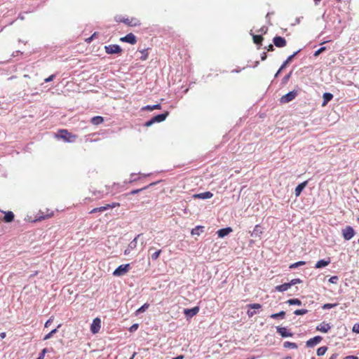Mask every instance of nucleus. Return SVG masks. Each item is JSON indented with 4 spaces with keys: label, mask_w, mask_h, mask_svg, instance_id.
Wrapping results in <instances>:
<instances>
[{
    "label": "nucleus",
    "mask_w": 359,
    "mask_h": 359,
    "mask_svg": "<svg viewBox=\"0 0 359 359\" xmlns=\"http://www.w3.org/2000/svg\"><path fill=\"white\" fill-rule=\"evenodd\" d=\"M54 216V211L50 210L48 208H46L45 210H40L36 216L35 219H33L32 222H40L42 220H45L49 218H51Z\"/></svg>",
    "instance_id": "1"
},
{
    "label": "nucleus",
    "mask_w": 359,
    "mask_h": 359,
    "mask_svg": "<svg viewBox=\"0 0 359 359\" xmlns=\"http://www.w3.org/2000/svg\"><path fill=\"white\" fill-rule=\"evenodd\" d=\"M168 115H169V112L168 111H165L163 114L156 115V116H154L153 118H151L149 121H147L144 123V126L149 127L151 125H153L154 123L162 122V121H163L167 118V116Z\"/></svg>",
    "instance_id": "2"
},
{
    "label": "nucleus",
    "mask_w": 359,
    "mask_h": 359,
    "mask_svg": "<svg viewBox=\"0 0 359 359\" xmlns=\"http://www.w3.org/2000/svg\"><path fill=\"white\" fill-rule=\"evenodd\" d=\"M130 269V264H121L114 271L113 276L116 277L123 276L126 275Z\"/></svg>",
    "instance_id": "3"
},
{
    "label": "nucleus",
    "mask_w": 359,
    "mask_h": 359,
    "mask_svg": "<svg viewBox=\"0 0 359 359\" xmlns=\"http://www.w3.org/2000/svg\"><path fill=\"white\" fill-rule=\"evenodd\" d=\"M60 137L68 142H74L77 136L69 133L67 130L61 129L59 130Z\"/></svg>",
    "instance_id": "4"
},
{
    "label": "nucleus",
    "mask_w": 359,
    "mask_h": 359,
    "mask_svg": "<svg viewBox=\"0 0 359 359\" xmlns=\"http://www.w3.org/2000/svg\"><path fill=\"white\" fill-rule=\"evenodd\" d=\"M341 233L344 238L346 241L351 239L355 233V230L351 226H346L341 230Z\"/></svg>",
    "instance_id": "5"
},
{
    "label": "nucleus",
    "mask_w": 359,
    "mask_h": 359,
    "mask_svg": "<svg viewBox=\"0 0 359 359\" xmlns=\"http://www.w3.org/2000/svg\"><path fill=\"white\" fill-rule=\"evenodd\" d=\"M297 95V90H292L289 92L285 95H283L280 99V102L282 104L288 103L290 101L293 100Z\"/></svg>",
    "instance_id": "6"
},
{
    "label": "nucleus",
    "mask_w": 359,
    "mask_h": 359,
    "mask_svg": "<svg viewBox=\"0 0 359 359\" xmlns=\"http://www.w3.org/2000/svg\"><path fill=\"white\" fill-rule=\"evenodd\" d=\"M104 49L108 54L121 53L122 52L121 48L116 44L106 46Z\"/></svg>",
    "instance_id": "7"
},
{
    "label": "nucleus",
    "mask_w": 359,
    "mask_h": 359,
    "mask_svg": "<svg viewBox=\"0 0 359 359\" xmlns=\"http://www.w3.org/2000/svg\"><path fill=\"white\" fill-rule=\"evenodd\" d=\"M101 328V320L99 318H95L90 325V331L93 334H97L100 332Z\"/></svg>",
    "instance_id": "8"
},
{
    "label": "nucleus",
    "mask_w": 359,
    "mask_h": 359,
    "mask_svg": "<svg viewBox=\"0 0 359 359\" xmlns=\"http://www.w3.org/2000/svg\"><path fill=\"white\" fill-rule=\"evenodd\" d=\"M142 234H138L128 245V248L124 250L126 255H129L133 250L137 247V239L141 236Z\"/></svg>",
    "instance_id": "9"
},
{
    "label": "nucleus",
    "mask_w": 359,
    "mask_h": 359,
    "mask_svg": "<svg viewBox=\"0 0 359 359\" xmlns=\"http://www.w3.org/2000/svg\"><path fill=\"white\" fill-rule=\"evenodd\" d=\"M120 41L122 42L128 43L132 45H134L137 43L136 36L133 33H129L125 36L120 38Z\"/></svg>",
    "instance_id": "10"
},
{
    "label": "nucleus",
    "mask_w": 359,
    "mask_h": 359,
    "mask_svg": "<svg viewBox=\"0 0 359 359\" xmlns=\"http://www.w3.org/2000/svg\"><path fill=\"white\" fill-rule=\"evenodd\" d=\"M273 42L274 46H276L278 48H283L287 45L286 40L283 37L279 36H275L273 39Z\"/></svg>",
    "instance_id": "11"
},
{
    "label": "nucleus",
    "mask_w": 359,
    "mask_h": 359,
    "mask_svg": "<svg viewBox=\"0 0 359 359\" xmlns=\"http://www.w3.org/2000/svg\"><path fill=\"white\" fill-rule=\"evenodd\" d=\"M123 23L130 27H136L140 25V20L135 18H124Z\"/></svg>",
    "instance_id": "12"
},
{
    "label": "nucleus",
    "mask_w": 359,
    "mask_h": 359,
    "mask_svg": "<svg viewBox=\"0 0 359 359\" xmlns=\"http://www.w3.org/2000/svg\"><path fill=\"white\" fill-rule=\"evenodd\" d=\"M331 329V325L329 323H327L325 322L321 323L320 325H318L316 327V330L323 332V333H327L328 331Z\"/></svg>",
    "instance_id": "13"
},
{
    "label": "nucleus",
    "mask_w": 359,
    "mask_h": 359,
    "mask_svg": "<svg viewBox=\"0 0 359 359\" xmlns=\"http://www.w3.org/2000/svg\"><path fill=\"white\" fill-rule=\"evenodd\" d=\"M198 311H199V307L195 306L192 309H184V313L185 314L186 316L191 318V317L196 316L198 313Z\"/></svg>",
    "instance_id": "14"
},
{
    "label": "nucleus",
    "mask_w": 359,
    "mask_h": 359,
    "mask_svg": "<svg viewBox=\"0 0 359 359\" xmlns=\"http://www.w3.org/2000/svg\"><path fill=\"white\" fill-rule=\"evenodd\" d=\"M322 339L323 338L320 336H316L306 341V346L309 347H313L315 345L319 344Z\"/></svg>",
    "instance_id": "15"
},
{
    "label": "nucleus",
    "mask_w": 359,
    "mask_h": 359,
    "mask_svg": "<svg viewBox=\"0 0 359 359\" xmlns=\"http://www.w3.org/2000/svg\"><path fill=\"white\" fill-rule=\"evenodd\" d=\"M4 213L3 221L7 223H10L14 220L15 215L12 211H1Z\"/></svg>",
    "instance_id": "16"
},
{
    "label": "nucleus",
    "mask_w": 359,
    "mask_h": 359,
    "mask_svg": "<svg viewBox=\"0 0 359 359\" xmlns=\"http://www.w3.org/2000/svg\"><path fill=\"white\" fill-rule=\"evenodd\" d=\"M263 233V231L259 224L255 225L253 231L251 233V236L255 238H260Z\"/></svg>",
    "instance_id": "17"
},
{
    "label": "nucleus",
    "mask_w": 359,
    "mask_h": 359,
    "mask_svg": "<svg viewBox=\"0 0 359 359\" xmlns=\"http://www.w3.org/2000/svg\"><path fill=\"white\" fill-rule=\"evenodd\" d=\"M213 196L212 193L210 191H205L201 194H197L194 195V198H201V199H208L211 198Z\"/></svg>",
    "instance_id": "18"
},
{
    "label": "nucleus",
    "mask_w": 359,
    "mask_h": 359,
    "mask_svg": "<svg viewBox=\"0 0 359 359\" xmlns=\"http://www.w3.org/2000/svg\"><path fill=\"white\" fill-rule=\"evenodd\" d=\"M308 182L304 181L301 184H298L295 188L294 194L297 197L299 196L303 189L306 187Z\"/></svg>",
    "instance_id": "19"
},
{
    "label": "nucleus",
    "mask_w": 359,
    "mask_h": 359,
    "mask_svg": "<svg viewBox=\"0 0 359 359\" xmlns=\"http://www.w3.org/2000/svg\"><path fill=\"white\" fill-rule=\"evenodd\" d=\"M232 232V229L231 227H226L224 229H221L217 231V235L220 238H223L227 236L229 233Z\"/></svg>",
    "instance_id": "20"
},
{
    "label": "nucleus",
    "mask_w": 359,
    "mask_h": 359,
    "mask_svg": "<svg viewBox=\"0 0 359 359\" xmlns=\"http://www.w3.org/2000/svg\"><path fill=\"white\" fill-rule=\"evenodd\" d=\"M277 332L283 337H292V333L287 331V330L285 327H277Z\"/></svg>",
    "instance_id": "21"
},
{
    "label": "nucleus",
    "mask_w": 359,
    "mask_h": 359,
    "mask_svg": "<svg viewBox=\"0 0 359 359\" xmlns=\"http://www.w3.org/2000/svg\"><path fill=\"white\" fill-rule=\"evenodd\" d=\"M323 102L322 103L323 107H325L327 104L333 98V95L330 93H325L323 95Z\"/></svg>",
    "instance_id": "22"
},
{
    "label": "nucleus",
    "mask_w": 359,
    "mask_h": 359,
    "mask_svg": "<svg viewBox=\"0 0 359 359\" xmlns=\"http://www.w3.org/2000/svg\"><path fill=\"white\" fill-rule=\"evenodd\" d=\"M330 263V258H328L327 260L320 259L316 262L315 267L317 269H320V268H323V267H325V266L329 265Z\"/></svg>",
    "instance_id": "23"
},
{
    "label": "nucleus",
    "mask_w": 359,
    "mask_h": 359,
    "mask_svg": "<svg viewBox=\"0 0 359 359\" xmlns=\"http://www.w3.org/2000/svg\"><path fill=\"white\" fill-rule=\"evenodd\" d=\"M290 287H290V285L289 284V283H284V284L276 286L275 289H276V290H277L278 292H285Z\"/></svg>",
    "instance_id": "24"
},
{
    "label": "nucleus",
    "mask_w": 359,
    "mask_h": 359,
    "mask_svg": "<svg viewBox=\"0 0 359 359\" xmlns=\"http://www.w3.org/2000/svg\"><path fill=\"white\" fill-rule=\"evenodd\" d=\"M91 123L93 124V125H95V126H97L99 124H101L103 123L104 121V118L102 116H94L91 118Z\"/></svg>",
    "instance_id": "25"
},
{
    "label": "nucleus",
    "mask_w": 359,
    "mask_h": 359,
    "mask_svg": "<svg viewBox=\"0 0 359 359\" xmlns=\"http://www.w3.org/2000/svg\"><path fill=\"white\" fill-rule=\"evenodd\" d=\"M203 229H204V226H196L195 228H194L191 231V235H197V236H199L201 234V233H202L203 231Z\"/></svg>",
    "instance_id": "26"
},
{
    "label": "nucleus",
    "mask_w": 359,
    "mask_h": 359,
    "mask_svg": "<svg viewBox=\"0 0 359 359\" xmlns=\"http://www.w3.org/2000/svg\"><path fill=\"white\" fill-rule=\"evenodd\" d=\"M253 42L257 45H262L264 38L262 35L252 34Z\"/></svg>",
    "instance_id": "27"
},
{
    "label": "nucleus",
    "mask_w": 359,
    "mask_h": 359,
    "mask_svg": "<svg viewBox=\"0 0 359 359\" xmlns=\"http://www.w3.org/2000/svg\"><path fill=\"white\" fill-rule=\"evenodd\" d=\"M161 105L160 104H154V105H147L142 108V110L147 111H153L154 109H161Z\"/></svg>",
    "instance_id": "28"
},
{
    "label": "nucleus",
    "mask_w": 359,
    "mask_h": 359,
    "mask_svg": "<svg viewBox=\"0 0 359 359\" xmlns=\"http://www.w3.org/2000/svg\"><path fill=\"white\" fill-rule=\"evenodd\" d=\"M298 52H295L294 53H293L292 55H290L287 60L283 63V65H281L280 67V69H283L287 65V64H289L292 60V59L294 58V57L297 54Z\"/></svg>",
    "instance_id": "29"
},
{
    "label": "nucleus",
    "mask_w": 359,
    "mask_h": 359,
    "mask_svg": "<svg viewBox=\"0 0 359 359\" xmlns=\"http://www.w3.org/2000/svg\"><path fill=\"white\" fill-rule=\"evenodd\" d=\"M61 327V324H59L57 327V328L51 330L48 334H47L44 337L43 340H48L50 339L53 334H55L57 332V329Z\"/></svg>",
    "instance_id": "30"
},
{
    "label": "nucleus",
    "mask_w": 359,
    "mask_h": 359,
    "mask_svg": "<svg viewBox=\"0 0 359 359\" xmlns=\"http://www.w3.org/2000/svg\"><path fill=\"white\" fill-rule=\"evenodd\" d=\"M285 316V312L282 311H280L279 313H273L270 316V317L273 319H276L278 318H280L282 319H283Z\"/></svg>",
    "instance_id": "31"
},
{
    "label": "nucleus",
    "mask_w": 359,
    "mask_h": 359,
    "mask_svg": "<svg viewBox=\"0 0 359 359\" xmlns=\"http://www.w3.org/2000/svg\"><path fill=\"white\" fill-rule=\"evenodd\" d=\"M289 305H302V302L299 299H290L286 302Z\"/></svg>",
    "instance_id": "32"
},
{
    "label": "nucleus",
    "mask_w": 359,
    "mask_h": 359,
    "mask_svg": "<svg viewBox=\"0 0 359 359\" xmlns=\"http://www.w3.org/2000/svg\"><path fill=\"white\" fill-rule=\"evenodd\" d=\"M93 196H95V200L102 199L104 197V194L100 191H92Z\"/></svg>",
    "instance_id": "33"
},
{
    "label": "nucleus",
    "mask_w": 359,
    "mask_h": 359,
    "mask_svg": "<svg viewBox=\"0 0 359 359\" xmlns=\"http://www.w3.org/2000/svg\"><path fill=\"white\" fill-rule=\"evenodd\" d=\"M149 306V304H147V303H145L144 304H143L140 308H139L137 311H136V314H139L140 313H143L144 312Z\"/></svg>",
    "instance_id": "34"
},
{
    "label": "nucleus",
    "mask_w": 359,
    "mask_h": 359,
    "mask_svg": "<svg viewBox=\"0 0 359 359\" xmlns=\"http://www.w3.org/2000/svg\"><path fill=\"white\" fill-rule=\"evenodd\" d=\"M283 346L285 348H297V345L295 343L290 342V341H285L283 344Z\"/></svg>",
    "instance_id": "35"
},
{
    "label": "nucleus",
    "mask_w": 359,
    "mask_h": 359,
    "mask_svg": "<svg viewBox=\"0 0 359 359\" xmlns=\"http://www.w3.org/2000/svg\"><path fill=\"white\" fill-rule=\"evenodd\" d=\"M327 350L326 346H321L317 349V355L320 356L323 355Z\"/></svg>",
    "instance_id": "36"
},
{
    "label": "nucleus",
    "mask_w": 359,
    "mask_h": 359,
    "mask_svg": "<svg viewBox=\"0 0 359 359\" xmlns=\"http://www.w3.org/2000/svg\"><path fill=\"white\" fill-rule=\"evenodd\" d=\"M306 263L305 262H303V261H299V262H295L294 264H292L290 266V269H295V268H297L299 266H303Z\"/></svg>",
    "instance_id": "37"
},
{
    "label": "nucleus",
    "mask_w": 359,
    "mask_h": 359,
    "mask_svg": "<svg viewBox=\"0 0 359 359\" xmlns=\"http://www.w3.org/2000/svg\"><path fill=\"white\" fill-rule=\"evenodd\" d=\"M307 313H308V310L307 309H297V310H295L294 311V314H295L297 316L304 315V314H306Z\"/></svg>",
    "instance_id": "38"
},
{
    "label": "nucleus",
    "mask_w": 359,
    "mask_h": 359,
    "mask_svg": "<svg viewBox=\"0 0 359 359\" xmlns=\"http://www.w3.org/2000/svg\"><path fill=\"white\" fill-rule=\"evenodd\" d=\"M161 252H162V251H161V250H158L156 251L155 252H154V253L151 255V259H152L153 260H156V259L159 257V256H160V255H161Z\"/></svg>",
    "instance_id": "39"
},
{
    "label": "nucleus",
    "mask_w": 359,
    "mask_h": 359,
    "mask_svg": "<svg viewBox=\"0 0 359 359\" xmlns=\"http://www.w3.org/2000/svg\"><path fill=\"white\" fill-rule=\"evenodd\" d=\"M338 305V304H325L322 308L323 309H332L335 306H337Z\"/></svg>",
    "instance_id": "40"
},
{
    "label": "nucleus",
    "mask_w": 359,
    "mask_h": 359,
    "mask_svg": "<svg viewBox=\"0 0 359 359\" xmlns=\"http://www.w3.org/2000/svg\"><path fill=\"white\" fill-rule=\"evenodd\" d=\"M326 50V47H321L318 50H317L314 54H313V56L314 57H317L320 54H321L323 52H324L325 50Z\"/></svg>",
    "instance_id": "41"
},
{
    "label": "nucleus",
    "mask_w": 359,
    "mask_h": 359,
    "mask_svg": "<svg viewBox=\"0 0 359 359\" xmlns=\"http://www.w3.org/2000/svg\"><path fill=\"white\" fill-rule=\"evenodd\" d=\"M302 283V280L299 278H294V279H292L291 280V281L289 283V284L290 285V287L292 285H294L296 284H298V283Z\"/></svg>",
    "instance_id": "42"
},
{
    "label": "nucleus",
    "mask_w": 359,
    "mask_h": 359,
    "mask_svg": "<svg viewBox=\"0 0 359 359\" xmlns=\"http://www.w3.org/2000/svg\"><path fill=\"white\" fill-rule=\"evenodd\" d=\"M248 306L252 309H259L262 308V305L260 304H250Z\"/></svg>",
    "instance_id": "43"
},
{
    "label": "nucleus",
    "mask_w": 359,
    "mask_h": 359,
    "mask_svg": "<svg viewBox=\"0 0 359 359\" xmlns=\"http://www.w3.org/2000/svg\"><path fill=\"white\" fill-rule=\"evenodd\" d=\"M103 212V208L101 207H99V208H95L93 209H92L90 211V214H93V213H96V212Z\"/></svg>",
    "instance_id": "44"
},
{
    "label": "nucleus",
    "mask_w": 359,
    "mask_h": 359,
    "mask_svg": "<svg viewBox=\"0 0 359 359\" xmlns=\"http://www.w3.org/2000/svg\"><path fill=\"white\" fill-rule=\"evenodd\" d=\"M46 352H47V349L46 348H43L41 351V352L40 353V354H39V357L37 358V359H43Z\"/></svg>",
    "instance_id": "45"
},
{
    "label": "nucleus",
    "mask_w": 359,
    "mask_h": 359,
    "mask_svg": "<svg viewBox=\"0 0 359 359\" xmlns=\"http://www.w3.org/2000/svg\"><path fill=\"white\" fill-rule=\"evenodd\" d=\"M54 320V317L51 316L45 323V327H48L50 325V324L53 323Z\"/></svg>",
    "instance_id": "46"
},
{
    "label": "nucleus",
    "mask_w": 359,
    "mask_h": 359,
    "mask_svg": "<svg viewBox=\"0 0 359 359\" xmlns=\"http://www.w3.org/2000/svg\"><path fill=\"white\" fill-rule=\"evenodd\" d=\"M353 332L359 333V323H355L352 329Z\"/></svg>",
    "instance_id": "47"
},
{
    "label": "nucleus",
    "mask_w": 359,
    "mask_h": 359,
    "mask_svg": "<svg viewBox=\"0 0 359 359\" xmlns=\"http://www.w3.org/2000/svg\"><path fill=\"white\" fill-rule=\"evenodd\" d=\"M124 18H122L121 15H116L114 18L115 21L117 22H123Z\"/></svg>",
    "instance_id": "48"
},
{
    "label": "nucleus",
    "mask_w": 359,
    "mask_h": 359,
    "mask_svg": "<svg viewBox=\"0 0 359 359\" xmlns=\"http://www.w3.org/2000/svg\"><path fill=\"white\" fill-rule=\"evenodd\" d=\"M291 74H292V72H290L288 74H287V75L283 78V83H286L288 81L289 79H290V76H291Z\"/></svg>",
    "instance_id": "49"
},
{
    "label": "nucleus",
    "mask_w": 359,
    "mask_h": 359,
    "mask_svg": "<svg viewBox=\"0 0 359 359\" xmlns=\"http://www.w3.org/2000/svg\"><path fill=\"white\" fill-rule=\"evenodd\" d=\"M139 325L138 324H133L129 329L130 332H134L137 330Z\"/></svg>",
    "instance_id": "50"
},
{
    "label": "nucleus",
    "mask_w": 359,
    "mask_h": 359,
    "mask_svg": "<svg viewBox=\"0 0 359 359\" xmlns=\"http://www.w3.org/2000/svg\"><path fill=\"white\" fill-rule=\"evenodd\" d=\"M54 78H55V75L52 74L50 76H48V78L45 79L44 81L46 83H48V82L52 81L54 79Z\"/></svg>",
    "instance_id": "51"
},
{
    "label": "nucleus",
    "mask_w": 359,
    "mask_h": 359,
    "mask_svg": "<svg viewBox=\"0 0 359 359\" xmlns=\"http://www.w3.org/2000/svg\"><path fill=\"white\" fill-rule=\"evenodd\" d=\"M145 189V188L133 190V191H131L129 193V194H132V195H133V194H136L139 193L140 191H141L142 190H143V189ZM127 195H128V194Z\"/></svg>",
    "instance_id": "52"
},
{
    "label": "nucleus",
    "mask_w": 359,
    "mask_h": 359,
    "mask_svg": "<svg viewBox=\"0 0 359 359\" xmlns=\"http://www.w3.org/2000/svg\"><path fill=\"white\" fill-rule=\"evenodd\" d=\"M119 206H120L119 203L114 202V203H110V208H114L119 207Z\"/></svg>",
    "instance_id": "53"
},
{
    "label": "nucleus",
    "mask_w": 359,
    "mask_h": 359,
    "mask_svg": "<svg viewBox=\"0 0 359 359\" xmlns=\"http://www.w3.org/2000/svg\"><path fill=\"white\" fill-rule=\"evenodd\" d=\"M94 199L90 198V197H86L84 199H83V201H84V203H88V202H92L93 201Z\"/></svg>",
    "instance_id": "54"
},
{
    "label": "nucleus",
    "mask_w": 359,
    "mask_h": 359,
    "mask_svg": "<svg viewBox=\"0 0 359 359\" xmlns=\"http://www.w3.org/2000/svg\"><path fill=\"white\" fill-rule=\"evenodd\" d=\"M265 48L267 50V51H273L274 48L272 44H269L267 47H265Z\"/></svg>",
    "instance_id": "55"
},
{
    "label": "nucleus",
    "mask_w": 359,
    "mask_h": 359,
    "mask_svg": "<svg viewBox=\"0 0 359 359\" xmlns=\"http://www.w3.org/2000/svg\"><path fill=\"white\" fill-rule=\"evenodd\" d=\"M337 280V276H332L330 278L329 281L332 283H335Z\"/></svg>",
    "instance_id": "56"
},
{
    "label": "nucleus",
    "mask_w": 359,
    "mask_h": 359,
    "mask_svg": "<svg viewBox=\"0 0 359 359\" xmlns=\"http://www.w3.org/2000/svg\"><path fill=\"white\" fill-rule=\"evenodd\" d=\"M259 32L263 34H266L267 32V28L266 27H262V28H260Z\"/></svg>",
    "instance_id": "57"
},
{
    "label": "nucleus",
    "mask_w": 359,
    "mask_h": 359,
    "mask_svg": "<svg viewBox=\"0 0 359 359\" xmlns=\"http://www.w3.org/2000/svg\"><path fill=\"white\" fill-rule=\"evenodd\" d=\"M255 313V311H248L247 312V314L249 317H252Z\"/></svg>",
    "instance_id": "58"
},
{
    "label": "nucleus",
    "mask_w": 359,
    "mask_h": 359,
    "mask_svg": "<svg viewBox=\"0 0 359 359\" xmlns=\"http://www.w3.org/2000/svg\"><path fill=\"white\" fill-rule=\"evenodd\" d=\"M344 359H358V358L354 355H348L346 356Z\"/></svg>",
    "instance_id": "59"
},
{
    "label": "nucleus",
    "mask_w": 359,
    "mask_h": 359,
    "mask_svg": "<svg viewBox=\"0 0 359 359\" xmlns=\"http://www.w3.org/2000/svg\"><path fill=\"white\" fill-rule=\"evenodd\" d=\"M102 208H103V211L107 210L110 208V203L106 204L105 205L102 206Z\"/></svg>",
    "instance_id": "60"
},
{
    "label": "nucleus",
    "mask_w": 359,
    "mask_h": 359,
    "mask_svg": "<svg viewBox=\"0 0 359 359\" xmlns=\"http://www.w3.org/2000/svg\"><path fill=\"white\" fill-rule=\"evenodd\" d=\"M93 39V37L91 36L90 37H89V38L86 39V41L87 43H90V42L92 41Z\"/></svg>",
    "instance_id": "61"
},
{
    "label": "nucleus",
    "mask_w": 359,
    "mask_h": 359,
    "mask_svg": "<svg viewBox=\"0 0 359 359\" xmlns=\"http://www.w3.org/2000/svg\"><path fill=\"white\" fill-rule=\"evenodd\" d=\"M0 337H1V339H4V338L6 337V332H1V333L0 334Z\"/></svg>",
    "instance_id": "62"
},
{
    "label": "nucleus",
    "mask_w": 359,
    "mask_h": 359,
    "mask_svg": "<svg viewBox=\"0 0 359 359\" xmlns=\"http://www.w3.org/2000/svg\"><path fill=\"white\" fill-rule=\"evenodd\" d=\"M184 356L182 355L173 358L172 359H183Z\"/></svg>",
    "instance_id": "63"
},
{
    "label": "nucleus",
    "mask_w": 359,
    "mask_h": 359,
    "mask_svg": "<svg viewBox=\"0 0 359 359\" xmlns=\"http://www.w3.org/2000/svg\"><path fill=\"white\" fill-rule=\"evenodd\" d=\"M337 358V355L336 354H333L331 355V357L329 358V359H336Z\"/></svg>",
    "instance_id": "64"
}]
</instances>
